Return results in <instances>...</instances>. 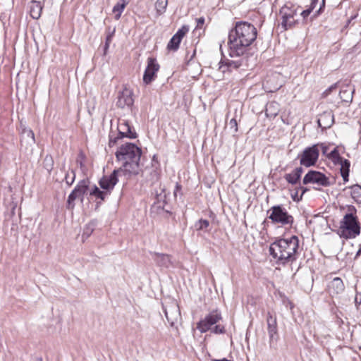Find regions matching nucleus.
Segmentation results:
<instances>
[{
	"label": "nucleus",
	"instance_id": "obj_44",
	"mask_svg": "<svg viewBox=\"0 0 361 361\" xmlns=\"http://www.w3.org/2000/svg\"><path fill=\"white\" fill-rule=\"evenodd\" d=\"M197 27L201 26L204 23V18H202V17L197 18Z\"/></svg>",
	"mask_w": 361,
	"mask_h": 361
},
{
	"label": "nucleus",
	"instance_id": "obj_21",
	"mask_svg": "<svg viewBox=\"0 0 361 361\" xmlns=\"http://www.w3.org/2000/svg\"><path fill=\"white\" fill-rule=\"evenodd\" d=\"M302 171L303 170L302 167H298L291 173L286 174L284 178L288 183L295 185L300 180Z\"/></svg>",
	"mask_w": 361,
	"mask_h": 361
},
{
	"label": "nucleus",
	"instance_id": "obj_4",
	"mask_svg": "<svg viewBox=\"0 0 361 361\" xmlns=\"http://www.w3.org/2000/svg\"><path fill=\"white\" fill-rule=\"evenodd\" d=\"M348 212L340 222L338 231L339 235L345 239L355 238L360 233V224L356 215L357 209L353 206L348 207Z\"/></svg>",
	"mask_w": 361,
	"mask_h": 361
},
{
	"label": "nucleus",
	"instance_id": "obj_34",
	"mask_svg": "<svg viewBox=\"0 0 361 361\" xmlns=\"http://www.w3.org/2000/svg\"><path fill=\"white\" fill-rule=\"evenodd\" d=\"M236 117L237 116H235L234 118H232L228 123L230 129L232 130L234 133L238 132V122Z\"/></svg>",
	"mask_w": 361,
	"mask_h": 361
},
{
	"label": "nucleus",
	"instance_id": "obj_11",
	"mask_svg": "<svg viewBox=\"0 0 361 361\" xmlns=\"http://www.w3.org/2000/svg\"><path fill=\"white\" fill-rule=\"evenodd\" d=\"M159 69V65L155 59L148 58L147 66L143 75V82L148 85L154 80L156 74Z\"/></svg>",
	"mask_w": 361,
	"mask_h": 361
},
{
	"label": "nucleus",
	"instance_id": "obj_24",
	"mask_svg": "<svg viewBox=\"0 0 361 361\" xmlns=\"http://www.w3.org/2000/svg\"><path fill=\"white\" fill-rule=\"evenodd\" d=\"M42 4L39 1H32L30 5V13L32 18L38 19L41 16Z\"/></svg>",
	"mask_w": 361,
	"mask_h": 361
},
{
	"label": "nucleus",
	"instance_id": "obj_22",
	"mask_svg": "<svg viewBox=\"0 0 361 361\" xmlns=\"http://www.w3.org/2000/svg\"><path fill=\"white\" fill-rule=\"evenodd\" d=\"M355 89L351 88L349 85L343 87L339 92L341 100L346 103L351 102L353 101V95Z\"/></svg>",
	"mask_w": 361,
	"mask_h": 361
},
{
	"label": "nucleus",
	"instance_id": "obj_9",
	"mask_svg": "<svg viewBox=\"0 0 361 361\" xmlns=\"http://www.w3.org/2000/svg\"><path fill=\"white\" fill-rule=\"evenodd\" d=\"M221 319V313L217 310L212 311L197 323V328L202 333L207 332L212 326L216 324Z\"/></svg>",
	"mask_w": 361,
	"mask_h": 361
},
{
	"label": "nucleus",
	"instance_id": "obj_31",
	"mask_svg": "<svg viewBox=\"0 0 361 361\" xmlns=\"http://www.w3.org/2000/svg\"><path fill=\"white\" fill-rule=\"evenodd\" d=\"M209 226V222L206 219H200L197 222L195 223V227L197 231L207 230V228Z\"/></svg>",
	"mask_w": 361,
	"mask_h": 361
},
{
	"label": "nucleus",
	"instance_id": "obj_3",
	"mask_svg": "<svg viewBox=\"0 0 361 361\" xmlns=\"http://www.w3.org/2000/svg\"><path fill=\"white\" fill-rule=\"evenodd\" d=\"M141 154V149L130 142L123 144L118 148L116 157L122 162L120 168L124 171V176L127 178L139 173Z\"/></svg>",
	"mask_w": 361,
	"mask_h": 361
},
{
	"label": "nucleus",
	"instance_id": "obj_49",
	"mask_svg": "<svg viewBox=\"0 0 361 361\" xmlns=\"http://www.w3.org/2000/svg\"><path fill=\"white\" fill-rule=\"evenodd\" d=\"M355 307H356V308H357V311H359V312H360V314H361V304H359V305H355Z\"/></svg>",
	"mask_w": 361,
	"mask_h": 361
},
{
	"label": "nucleus",
	"instance_id": "obj_50",
	"mask_svg": "<svg viewBox=\"0 0 361 361\" xmlns=\"http://www.w3.org/2000/svg\"><path fill=\"white\" fill-rule=\"evenodd\" d=\"M361 255V248L357 252L355 258H357L358 256Z\"/></svg>",
	"mask_w": 361,
	"mask_h": 361
},
{
	"label": "nucleus",
	"instance_id": "obj_15",
	"mask_svg": "<svg viewBox=\"0 0 361 361\" xmlns=\"http://www.w3.org/2000/svg\"><path fill=\"white\" fill-rule=\"evenodd\" d=\"M188 30L189 28L185 25H183L180 28L170 39L167 45V49L169 50L176 51L179 47V44L183 37L186 35Z\"/></svg>",
	"mask_w": 361,
	"mask_h": 361
},
{
	"label": "nucleus",
	"instance_id": "obj_13",
	"mask_svg": "<svg viewBox=\"0 0 361 361\" xmlns=\"http://www.w3.org/2000/svg\"><path fill=\"white\" fill-rule=\"evenodd\" d=\"M118 130L121 137L135 138L137 134L130 126L128 121L120 118L118 123Z\"/></svg>",
	"mask_w": 361,
	"mask_h": 361
},
{
	"label": "nucleus",
	"instance_id": "obj_42",
	"mask_svg": "<svg viewBox=\"0 0 361 361\" xmlns=\"http://www.w3.org/2000/svg\"><path fill=\"white\" fill-rule=\"evenodd\" d=\"M312 11V9L311 8H309L303 11L301 13V16L305 18L307 17L310 14Z\"/></svg>",
	"mask_w": 361,
	"mask_h": 361
},
{
	"label": "nucleus",
	"instance_id": "obj_19",
	"mask_svg": "<svg viewBox=\"0 0 361 361\" xmlns=\"http://www.w3.org/2000/svg\"><path fill=\"white\" fill-rule=\"evenodd\" d=\"M345 286L343 281L338 278H334L329 284V292L334 297L343 292Z\"/></svg>",
	"mask_w": 361,
	"mask_h": 361
},
{
	"label": "nucleus",
	"instance_id": "obj_18",
	"mask_svg": "<svg viewBox=\"0 0 361 361\" xmlns=\"http://www.w3.org/2000/svg\"><path fill=\"white\" fill-rule=\"evenodd\" d=\"M267 322L268 326V333L271 341L276 340L277 336V324L276 318L269 312L267 314Z\"/></svg>",
	"mask_w": 361,
	"mask_h": 361
},
{
	"label": "nucleus",
	"instance_id": "obj_5",
	"mask_svg": "<svg viewBox=\"0 0 361 361\" xmlns=\"http://www.w3.org/2000/svg\"><path fill=\"white\" fill-rule=\"evenodd\" d=\"M269 219L274 223L281 226H292L294 218L283 205H274L268 210Z\"/></svg>",
	"mask_w": 361,
	"mask_h": 361
},
{
	"label": "nucleus",
	"instance_id": "obj_27",
	"mask_svg": "<svg viewBox=\"0 0 361 361\" xmlns=\"http://www.w3.org/2000/svg\"><path fill=\"white\" fill-rule=\"evenodd\" d=\"M90 195L96 199H99L101 201H104L110 195V193L105 190H101L98 187L94 185L90 190Z\"/></svg>",
	"mask_w": 361,
	"mask_h": 361
},
{
	"label": "nucleus",
	"instance_id": "obj_33",
	"mask_svg": "<svg viewBox=\"0 0 361 361\" xmlns=\"http://www.w3.org/2000/svg\"><path fill=\"white\" fill-rule=\"evenodd\" d=\"M115 29H113L112 31H109L106 38V42H105V47H104V51H106L111 42L112 38L114 35Z\"/></svg>",
	"mask_w": 361,
	"mask_h": 361
},
{
	"label": "nucleus",
	"instance_id": "obj_17",
	"mask_svg": "<svg viewBox=\"0 0 361 361\" xmlns=\"http://www.w3.org/2000/svg\"><path fill=\"white\" fill-rule=\"evenodd\" d=\"M318 125L322 129L331 127L334 123V116L331 111H326L319 115L317 120Z\"/></svg>",
	"mask_w": 361,
	"mask_h": 361
},
{
	"label": "nucleus",
	"instance_id": "obj_36",
	"mask_svg": "<svg viewBox=\"0 0 361 361\" xmlns=\"http://www.w3.org/2000/svg\"><path fill=\"white\" fill-rule=\"evenodd\" d=\"M299 190H302V192H301V195L300 197H298V190H296L294 194H292V198L294 201L299 202L302 199L303 194L306 192V189H305L302 187H300L299 188Z\"/></svg>",
	"mask_w": 361,
	"mask_h": 361
},
{
	"label": "nucleus",
	"instance_id": "obj_46",
	"mask_svg": "<svg viewBox=\"0 0 361 361\" xmlns=\"http://www.w3.org/2000/svg\"><path fill=\"white\" fill-rule=\"evenodd\" d=\"M92 231V228H91L89 231V228L87 227L86 230L84 231V235H87V236H89L90 233Z\"/></svg>",
	"mask_w": 361,
	"mask_h": 361
},
{
	"label": "nucleus",
	"instance_id": "obj_37",
	"mask_svg": "<svg viewBox=\"0 0 361 361\" xmlns=\"http://www.w3.org/2000/svg\"><path fill=\"white\" fill-rule=\"evenodd\" d=\"M315 145H317L319 151L321 149L322 153L324 155L327 156V154H328V153H327V152H328V147L326 145H324L323 143H318V144H316Z\"/></svg>",
	"mask_w": 361,
	"mask_h": 361
},
{
	"label": "nucleus",
	"instance_id": "obj_29",
	"mask_svg": "<svg viewBox=\"0 0 361 361\" xmlns=\"http://www.w3.org/2000/svg\"><path fill=\"white\" fill-rule=\"evenodd\" d=\"M168 6V0H157L155 2V9L159 16L164 14Z\"/></svg>",
	"mask_w": 361,
	"mask_h": 361
},
{
	"label": "nucleus",
	"instance_id": "obj_35",
	"mask_svg": "<svg viewBox=\"0 0 361 361\" xmlns=\"http://www.w3.org/2000/svg\"><path fill=\"white\" fill-rule=\"evenodd\" d=\"M71 176L70 175V173H68L65 176L66 182L68 185H71L73 183L75 178V172L73 171H71Z\"/></svg>",
	"mask_w": 361,
	"mask_h": 361
},
{
	"label": "nucleus",
	"instance_id": "obj_2",
	"mask_svg": "<svg viewBox=\"0 0 361 361\" xmlns=\"http://www.w3.org/2000/svg\"><path fill=\"white\" fill-rule=\"evenodd\" d=\"M299 240L295 235L289 238H280L269 247V253L279 265H286L295 262L298 255Z\"/></svg>",
	"mask_w": 361,
	"mask_h": 361
},
{
	"label": "nucleus",
	"instance_id": "obj_25",
	"mask_svg": "<svg viewBox=\"0 0 361 361\" xmlns=\"http://www.w3.org/2000/svg\"><path fill=\"white\" fill-rule=\"evenodd\" d=\"M165 316L168 322L173 326L180 317V312L177 307H173L171 309L165 310Z\"/></svg>",
	"mask_w": 361,
	"mask_h": 361
},
{
	"label": "nucleus",
	"instance_id": "obj_45",
	"mask_svg": "<svg viewBox=\"0 0 361 361\" xmlns=\"http://www.w3.org/2000/svg\"><path fill=\"white\" fill-rule=\"evenodd\" d=\"M319 0H312L310 7L312 10L316 7Z\"/></svg>",
	"mask_w": 361,
	"mask_h": 361
},
{
	"label": "nucleus",
	"instance_id": "obj_12",
	"mask_svg": "<svg viewBox=\"0 0 361 361\" xmlns=\"http://www.w3.org/2000/svg\"><path fill=\"white\" fill-rule=\"evenodd\" d=\"M134 99L133 97V91L125 87L118 94L117 106L120 108L130 107L133 104Z\"/></svg>",
	"mask_w": 361,
	"mask_h": 361
},
{
	"label": "nucleus",
	"instance_id": "obj_43",
	"mask_svg": "<svg viewBox=\"0 0 361 361\" xmlns=\"http://www.w3.org/2000/svg\"><path fill=\"white\" fill-rule=\"evenodd\" d=\"M118 139V137H115V138L113 139L111 137H110L109 142V147H111L114 145H116Z\"/></svg>",
	"mask_w": 361,
	"mask_h": 361
},
{
	"label": "nucleus",
	"instance_id": "obj_8",
	"mask_svg": "<svg viewBox=\"0 0 361 361\" xmlns=\"http://www.w3.org/2000/svg\"><path fill=\"white\" fill-rule=\"evenodd\" d=\"M124 176V171L119 168L114 170L109 176H103L99 182L101 188L111 193L118 181V176Z\"/></svg>",
	"mask_w": 361,
	"mask_h": 361
},
{
	"label": "nucleus",
	"instance_id": "obj_14",
	"mask_svg": "<svg viewBox=\"0 0 361 361\" xmlns=\"http://www.w3.org/2000/svg\"><path fill=\"white\" fill-rule=\"evenodd\" d=\"M87 188V183L85 180H82L79 182V183L75 186L74 190L71 192L68 197L67 203L68 207H73L74 204L73 202L78 197H82L85 192Z\"/></svg>",
	"mask_w": 361,
	"mask_h": 361
},
{
	"label": "nucleus",
	"instance_id": "obj_38",
	"mask_svg": "<svg viewBox=\"0 0 361 361\" xmlns=\"http://www.w3.org/2000/svg\"><path fill=\"white\" fill-rule=\"evenodd\" d=\"M337 87V84L335 83L332 85H331L328 89H326L324 92H323V95L324 97H326L328 96L333 90H336Z\"/></svg>",
	"mask_w": 361,
	"mask_h": 361
},
{
	"label": "nucleus",
	"instance_id": "obj_30",
	"mask_svg": "<svg viewBox=\"0 0 361 361\" xmlns=\"http://www.w3.org/2000/svg\"><path fill=\"white\" fill-rule=\"evenodd\" d=\"M327 157L331 159L335 164H338L343 159L340 156L336 147H335L330 153L327 154Z\"/></svg>",
	"mask_w": 361,
	"mask_h": 361
},
{
	"label": "nucleus",
	"instance_id": "obj_40",
	"mask_svg": "<svg viewBox=\"0 0 361 361\" xmlns=\"http://www.w3.org/2000/svg\"><path fill=\"white\" fill-rule=\"evenodd\" d=\"M361 304V293H357L355 297V305Z\"/></svg>",
	"mask_w": 361,
	"mask_h": 361
},
{
	"label": "nucleus",
	"instance_id": "obj_10",
	"mask_svg": "<svg viewBox=\"0 0 361 361\" xmlns=\"http://www.w3.org/2000/svg\"><path fill=\"white\" fill-rule=\"evenodd\" d=\"M280 15L282 20L281 25L284 30L291 28L297 22V20L295 18L296 11L293 8L287 6L283 7L280 10Z\"/></svg>",
	"mask_w": 361,
	"mask_h": 361
},
{
	"label": "nucleus",
	"instance_id": "obj_16",
	"mask_svg": "<svg viewBox=\"0 0 361 361\" xmlns=\"http://www.w3.org/2000/svg\"><path fill=\"white\" fill-rule=\"evenodd\" d=\"M168 194L166 192L165 186L160 184L159 189L155 190L156 201L154 203L153 207L164 209V207L167 203Z\"/></svg>",
	"mask_w": 361,
	"mask_h": 361
},
{
	"label": "nucleus",
	"instance_id": "obj_28",
	"mask_svg": "<svg viewBox=\"0 0 361 361\" xmlns=\"http://www.w3.org/2000/svg\"><path fill=\"white\" fill-rule=\"evenodd\" d=\"M350 196L354 201L358 204H361V186L355 184L350 188Z\"/></svg>",
	"mask_w": 361,
	"mask_h": 361
},
{
	"label": "nucleus",
	"instance_id": "obj_20",
	"mask_svg": "<svg viewBox=\"0 0 361 361\" xmlns=\"http://www.w3.org/2000/svg\"><path fill=\"white\" fill-rule=\"evenodd\" d=\"M153 259L157 264L161 267L168 268L171 264V257L168 255L154 253Z\"/></svg>",
	"mask_w": 361,
	"mask_h": 361
},
{
	"label": "nucleus",
	"instance_id": "obj_23",
	"mask_svg": "<svg viewBox=\"0 0 361 361\" xmlns=\"http://www.w3.org/2000/svg\"><path fill=\"white\" fill-rule=\"evenodd\" d=\"M129 2L130 0H119L113 7L112 12L114 14V18L116 20L120 19L122 13Z\"/></svg>",
	"mask_w": 361,
	"mask_h": 361
},
{
	"label": "nucleus",
	"instance_id": "obj_32",
	"mask_svg": "<svg viewBox=\"0 0 361 361\" xmlns=\"http://www.w3.org/2000/svg\"><path fill=\"white\" fill-rule=\"evenodd\" d=\"M44 164L45 169L49 172L53 169L54 161L51 156L47 155L44 159Z\"/></svg>",
	"mask_w": 361,
	"mask_h": 361
},
{
	"label": "nucleus",
	"instance_id": "obj_39",
	"mask_svg": "<svg viewBox=\"0 0 361 361\" xmlns=\"http://www.w3.org/2000/svg\"><path fill=\"white\" fill-rule=\"evenodd\" d=\"M212 331L215 334H222L224 332V328L221 325H216L212 329Z\"/></svg>",
	"mask_w": 361,
	"mask_h": 361
},
{
	"label": "nucleus",
	"instance_id": "obj_6",
	"mask_svg": "<svg viewBox=\"0 0 361 361\" xmlns=\"http://www.w3.org/2000/svg\"><path fill=\"white\" fill-rule=\"evenodd\" d=\"M300 163L302 166L310 167L314 166L319 157V150L317 145H312L306 147L302 154L298 155Z\"/></svg>",
	"mask_w": 361,
	"mask_h": 361
},
{
	"label": "nucleus",
	"instance_id": "obj_26",
	"mask_svg": "<svg viewBox=\"0 0 361 361\" xmlns=\"http://www.w3.org/2000/svg\"><path fill=\"white\" fill-rule=\"evenodd\" d=\"M337 164L341 166V168H340L341 175L344 182L348 181V176H349V171H350V161L348 159H343Z\"/></svg>",
	"mask_w": 361,
	"mask_h": 361
},
{
	"label": "nucleus",
	"instance_id": "obj_47",
	"mask_svg": "<svg viewBox=\"0 0 361 361\" xmlns=\"http://www.w3.org/2000/svg\"><path fill=\"white\" fill-rule=\"evenodd\" d=\"M324 6V0H322V5L320 6V8H319V10L317 11V14H319L322 9V7Z\"/></svg>",
	"mask_w": 361,
	"mask_h": 361
},
{
	"label": "nucleus",
	"instance_id": "obj_7",
	"mask_svg": "<svg viewBox=\"0 0 361 361\" xmlns=\"http://www.w3.org/2000/svg\"><path fill=\"white\" fill-rule=\"evenodd\" d=\"M302 183L305 185L312 183L322 187H328L332 184L327 176L316 171H310L304 176Z\"/></svg>",
	"mask_w": 361,
	"mask_h": 361
},
{
	"label": "nucleus",
	"instance_id": "obj_1",
	"mask_svg": "<svg viewBox=\"0 0 361 361\" xmlns=\"http://www.w3.org/2000/svg\"><path fill=\"white\" fill-rule=\"evenodd\" d=\"M257 29L250 23L239 21L235 27L228 33V56L230 59L221 61L220 68L225 72L237 70L240 67L247 66L248 47L256 39Z\"/></svg>",
	"mask_w": 361,
	"mask_h": 361
},
{
	"label": "nucleus",
	"instance_id": "obj_48",
	"mask_svg": "<svg viewBox=\"0 0 361 361\" xmlns=\"http://www.w3.org/2000/svg\"><path fill=\"white\" fill-rule=\"evenodd\" d=\"M180 189H181L180 185L177 183L176 185V190L174 191V195H176V192L178 190H180Z\"/></svg>",
	"mask_w": 361,
	"mask_h": 361
},
{
	"label": "nucleus",
	"instance_id": "obj_41",
	"mask_svg": "<svg viewBox=\"0 0 361 361\" xmlns=\"http://www.w3.org/2000/svg\"><path fill=\"white\" fill-rule=\"evenodd\" d=\"M28 137H30L33 142H35V134L32 130H27L24 131Z\"/></svg>",
	"mask_w": 361,
	"mask_h": 361
}]
</instances>
